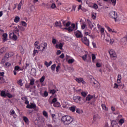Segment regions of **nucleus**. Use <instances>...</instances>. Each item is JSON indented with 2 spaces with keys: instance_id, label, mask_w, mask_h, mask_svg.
I'll return each instance as SVG.
<instances>
[{
  "instance_id": "f257e3e1",
  "label": "nucleus",
  "mask_w": 127,
  "mask_h": 127,
  "mask_svg": "<svg viewBox=\"0 0 127 127\" xmlns=\"http://www.w3.org/2000/svg\"><path fill=\"white\" fill-rule=\"evenodd\" d=\"M74 121V118L68 115H64L62 117V122L64 126H68L72 124Z\"/></svg>"
},
{
  "instance_id": "f03ea898",
  "label": "nucleus",
  "mask_w": 127,
  "mask_h": 127,
  "mask_svg": "<svg viewBox=\"0 0 127 127\" xmlns=\"http://www.w3.org/2000/svg\"><path fill=\"white\" fill-rule=\"evenodd\" d=\"M73 100L75 103H77V104H79V105H83V104L85 103V101L82 99L80 96L73 97Z\"/></svg>"
},
{
  "instance_id": "7ed1b4c3",
  "label": "nucleus",
  "mask_w": 127,
  "mask_h": 127,
  "mask_svg": "<svg viewBox=\"0 0 127 127\" xmlns=\"http://www.w3.org/2000/svg\"><path fill=\"white\" fill-rule=\"evenodd\" d=\"M109 16L110 17H112V18H114L115 19V21H118V20L117 18H118V13L116 12L115 11H112L109 13Z\"/></svg>"
},
{
  "instance_id": "20e7f679",
  "label": "nucleus",
  "mask_w": 127,
  "mask_h": 127,
  "mask_svg": "<svg viewBox=\"0 0 127 127\" xmlns=\"http://www.w3.org/2000/svg\"><path fill=\"white\" fill-rule=\"evenodd\" d=\"M109 53L112 60H116L117 59V54H116V52L114 50L109 51Z\"/></svg>"
},
{
  "instance_id": "39448f33",
  "label": "nucleus",
  "mask_w": 127,
  "mask_h": 127,
  "mask_svg": "<svg viewBox=\"0 0 127 127\" xmlns=\"http://www.w3.org/2000/svg\"><path fill=\"white\" fill-rule=\"evenodd\" d=\"M82 42L84 44H85L87 46H89L90 44V42L89 41V40H88V38L86 37H84L81 39Z\"/></svg>"
},
{
  "instance_id": "423d86ee",
  "label": "nucleus",
  "mask_w": 127,
  "mask_h": 127,
  "mask_svg": "<svg viewBox=\"0 0 127 127\" xmlns=\"http://www.w3.org/2000/svg\"><path fill=\"white\" fill-rule=\"evenodd\" d=\"M74 34L77 38H82V37H83V35L81 32H75Z\"/></svg>"
},
{
  "instance_id": "0eeeda50",
  "label": "nucleus",
  "mask_w": 127,
  "mask_h": 127,
  "mask_svg": "<svg viewBox=\"0 0 127 127\" xmlns=\"http://www.w3.org/2000/svg\"><path fill=\"white\" fill-rule=\"evenodd\" d=\"M14 28L13 34H17L19 36V29H18V28L17 27H14Z\"/></svg>"
},
{
  "instance_id": "6e6552de",
  "label": "nucleus",
  "mask_w": 127,
  "mask_h": 127,
  "mask_svg": "<svg viewBox=\"0 0 127 127\" xmlns=\"http://www.w3.org/2000/svg\"><path fill=\"white\" fill-rule=\"evenodd\" d=\"M54 26L55 27H59L60 28H61V27H62V24L60 21H56L55 23Z\"/></svg>"
},
{
  "instance_id": "1a4fd4ad",
  "label": "nucleus",
  "mask_w": 127,
  "mask_h": 127,
  "mask_svg": "<svg viewBox=\"0 0 127 127\" xmlns=\"http://www.w3.org/2000/svg\"><path fill=\"white\" fill-rule=\"evenodd\" d=\"M87 23L89 25V28H90L91 29H92V28H94V25L93 24V23H92L91 20L87 19Z\"/></svg>"
},
{
  "instance_id": "9d476101",
  "label": "nucleus",
  "mask_w": 127,
  "mask_h": 127,
  "mask_svg": "<svg viewBox=\"0 0 127 127\" xmlns=\"http://www.w3.org/2000/svg\"><path fill=\"white\" fill-rule=\"evenodd\" d=\"M41 45L42 47H43V49L42 50V51H44V50L47 47V43H42L41 44Z\"/></svg>"
},
{
  "instance_id": "9b49d317",
  "label": "nucleus",
  "mask_w": 127,
  "mask_h": 127,
  "mask_svg": "<svg viewBox=\"0 0 127 127\" xmlns=\"http://www.w3.org/2000/svg\"><path fill=\"white\" fill-rule=\"evenodd\" d=\"M112 124H113L112 125V126H114L117 127H120V126H119V124H118V122H117V121L116 120H113L112 121Z\"/></svg>"
},
{
  "instance_id": "f8f14e48",
  "label": "nucleus",
  "mask_w": 127,
  "mask_h": 127,
  "mask_svg": "<svg viewBox=\"0 0 127 127\" xmlns=\"http://www.w3.org/2000/svg\"><path fill=\"white\" fill-rule=\"evenodd\" d=\"M93 98H94V96H93L88 95L86 97V101H91V100H92V99H93Z\"/></svg>"
},
{
  "instance_id": "ddd939ff",
  "label": "nucleus",
  "mask_w": 127,
  "mask_h": 127,
  "mask_svg": "<svg viewBox=\"0 0 127 127\" xmlns=\"http://www.w3.org/2000/svg\"><path fill=\"white\" fill-rule=\"evenodd\" d=\"M2 37H3V42H4V41H6V40H7V34H3L2 35Z\"/></svg>"
},
{
  "instance_id": "4468645a",
  "label": "nucleus",
  "mask_w": 127,
  "mask_h": 127,
  "mask_svg": "<svg viewBox=\"0 0 127 127\" xmlns=\"http://www.w3.org/2000/svg\"><path fill=\"white\" fill-rule=\"evenodd\" d=\"M11 56H12V55H10V53H6L4 58H6V59H8V58H9V57H11Z\"/></svg>"
},
{
  "instance_id": "2eb2a0df",
  "label": "nucleus",
  "mask_w": 127,
  "mask_h": 127,
  "mask_svg": "<svg viewBox=\"0 0 127 127\" xmlns=\"http://www.w3.org/2000/svg\"><path fill=\"white\" fill-rule=\"evenodd\" d=\"M63 45H64V44L61 43L59 44V45H56V48H58V47H59L60 49L62 50V47H63Z\"/></svg>"
},
{
  "instance_id": "dca6fc26",
  "label": "nucleus",
  "mask_w": 127,
  "mask_h": 127,
  "mask_svg": "<svg viewBox=\"0 0 127 127\" xmlns=\"http://www.w3.org/2000/svg\"><path fill=\"white\" fill-rule=\"evenodd\" d=\"M0 96L1 97H3V98H5V97H6V94L5 93V91L2 90L1 91V93H0Z\"/></svg>"
},
{
  "instance_id": "f3484780",
  "label": "nucleus",
  "mask_w": 127,
  "mask_h": 127,
  "mask_svg": "<svg viewBox=\"0 0 127 127\" xmlns=\"http://www.w3.org/2000/svg\"><path fill=\"white\" fill-rule=\"evenodd\" d=\"M76 82H78V83H81V82H82V83H83L84 81V79L82 78H76Z\"/></svg>"
},
{
  "instance_id": "a211bd4d",
  "label": "nucleus",
  "mask_w": 127,
  "mask_h": 127,
  "mask_svg": "<svg viewBox=\"0 0 127 127\" xmlns=\"http://www.w3.org/2000/svg\"><path fill=\"white\" fill-rule=\"evenodd\" d=\"M31 74L33 75L34 76L35 75H36V70L34 69H32L31 70Z\"/></svg>"
},
{
  "instance_id": "6ab92c4d",
  "label": "nucleus",
  "mask_w": 127,
  "mask_h": 127,
  "mask_svg": "<svg viewBox=\"0 0 127 127\" xmlns=\"http://www.w3.org/2000/svg\"><path fill=\"white\" fill-rule=\"evenodd\" d=\"M54 107L55 108H59V107H60V103L59 102L54 103Z\"/></svg>"
},
{
  "instance_id": "aec40b11",
  "label": "nucleus",
  "mask_w": 127,
  "mask_h": 127,
  "mask_svg": "<svg viewBox=\"0 0 127 127\" xmlns=\"http://www.w3.org/2000/svg\"><path fill=\"white\" fill-rule=\"evenodd\" d=\"M29 84L30 86H33L34 85V79L32 78L30 79Z\"/></svg>"
},
{
  "instance_id": "412c9836",
  "label": "nucleus",
  "mask_w": 127,
  "mask_h": 127,
  "mask_svg": "<svg viewBox=\"0 0 127 127\" xmlns=\"http://www.w3.org/2000/svg\"><path fill=\"white\" fill-rule=\"evenodd\" d=\"M76 106H71L70 108V110L71 111V112H72V113H74V112H75V110H76Z\"/></svg>"
},
{
  "instance_id": "4be33fe9",
  "label": "nucleus",
  "mask_w": 127,
  "mask_h": 127,
  "mask_svg": "<svg viewBox=\"0 0 127 127\" xmlns=\"http://www.w3.org/2000/svg\"><path fill=\"white\" fill-rule=\"evenodd\" d=\"M19 19H20L19 17L16 16L14 18V22H16V23H17V22H18V21H19Z\"/></svg>"
},
{
  "instance_id": "5701e85b",
  "label": "nucleus",
  "mask_w": 127,
  "mask_h": 127,
  "mask_svg": "<svg viewBox=\"0 0 127 127\" xmlns=\"http://www.w3.org/2000/svg\"><path fill=\"white\" fill-rule=\"evenodd\" d=\"M23 121L25 122V123H27L28 122H29V120H28V118L27 117L24 116L23 118Z\"/></svg>"
},
{
  "instance_id": "b1692460",
  "label": "nucleus",
  "mask_w": 127,
  "mask_h": 127,
  "mask_svg": "<svg viewBox=\"0 0 127 127\" xmlns=\"http://www.w3.org/2000/svg\"><path fill=\"white\" fill-rule=\"evenodd\" d=\"M12 39L14 41L17 40V36L15 34H13V36H12Z\"/></svg>"
},
{
  "instance_id": "393cba45",
  "label": "nucleus",
  "mask_w": 127,
  "mask_h": 127,
  "mask_svg": "<svg viewBox=\"0 0 127 127\" xmlns=\"http://www.w3.org/2000/svg\"><path fill=\"white\" fill-rule=\"evenodd\" d=\"M107 38L105 39L106 41L107 42H109L111 40V37H110V35L109 34H107Z\"/></svg>"
},
{
  "instance_id": "a878e982",
  "label": "nucleus",
  "mask_w": 127,
  "mask_h": 127,
  "mask_svg": "<svg viewBox=\"0 0 127 127\" xmlns=\"http://www.w3.org/2000/svg\"><path fill=\"white\" fill-rule=\"evenodd\" d=\"M17 83L18 84V85H20V86H21V87H22V86L23 85V84H22V80H21V79H19L17 81Z\"/></svg>"
},
{
  "instance_id": "bb28decb",
  "label": "nucleus",
  "mask_w": 127,
  "mask_h": 127,
  "mask_svg": "<svg viewBox=\"0 0 127 127\" xmlns=\"http://www.w3.org/2000/svg\"><path fill=\"white\" fill-rule=\"evenodd\" d=\"M96 15H97V13H92L91 14V17L93 18V19H96Z\"/></svg>"
},
{
  "instance_id": "cd10ccee",
  "label": "nucleus",
  "mask_w": 127,
  "mask_h": 127,
  "mask_svg": "<svg viewBox=\"0 0 127 127\" xmlns=\"http://www.w3.org/2000/svg\"><path fill=\"white\" fill-rule=\"evenodd\" d=\"M44 80H45V76H43L40 79V82L41 83H43L44 82Z\"/></svg>"
},
{
  "instance_id": "c85d7f7f",
  "label": "nucleus",
  "mask_w": 127,
  "mask_h": 127,
  "mask_svg": "<svg viewBox=\"0 0 127 127\" xmlns=\"http://www.w3.org/2000/svg\"><path fill=\"white\" fill-rule=\"evenodd\" d=\"M124 123H125V120H124V119H121L119 122V125H121L122 126V125L123 124H124Z\"/></svg>"
},
{
  "instance_id": "c756f323",
  "label": "nucleus",
  "mask_w": 127,
  "mask_h": 127,
  "mask_svg": "<svg viewBox=\"0 0 127 127\" xmlns=\"http://www.w3.org/2000/svg\"><path fill=\"white\" fill-rule=\"evenodd\" d=\"M102 107L103 110H105V111H108V108H107V106H106V105L105 104H102Z\"/></svg>"
},
{
  "instance_id": "7c9ffc66",
  "label": "nucleus",
  "mask_w": 127,
  "mask_h": 127,
  "mask_svg": "<svg viewBox=\"0 0 127 127\" xmlns=\"http://www.w3.org/2000/svg\"><path fill=\"white\" fill-rule=\"evenodd\" d=\"M18 27L19 29H20V30H21V31H24V30H25V28H24V27H23L22 26L18 25Z\"/></svg>"
},
{
  "instance_id": "2f4dec72",
  "label": "nucleus",
  "mask_w": 127,
  "mask_h": 127,
  "mask_svg": "<svg viewBox=\"0 0 127 127\" xmlns=\"http://www.w3.org/2000/svg\"><path fill=\"white\" fill-rule=\"evenodd\" d=\"M57 102V98H54L52 100V102L51 103V104H55V103H56Z\"/></svg>"
},
{
  "instance_id": "473e14b6",
  "label": "nucleus",
  "mask_w": 127,
  "mask_h": 127,
  "mask_svg": "<svg viewBox=\"0 0 127 127\" xmlns=\"http://www.w3.org/2000/svg\"><path fill=\"white\" fill-rule=\"evenodd\" d=\"M111 0L113 5L115 6L116 5V4L117 3V0Z\"/></svg>"
},
{
  "instance_id": "72a5a7b5",
  "label": "nucleus",
  "mask_w": 127,
  "mask_h": 127,
  "mask_svg": "<svg viewBox=\"0 0 127 127\" xmlns=\"http://www.w3.org/2000/svg\"><path fill=\"white\" fill-rule=\"evenodd\" d=\"M55 68H56V64H54L53 65H52L51 66V67L52 71H54V70H55Z\"/></svg>"
},
{
  "instance_id": "f704fd0d",
  "label": "nucleus",
  "mask_w": 127,
  "mask_h": 127,
  "mask_svg": "<svg viewBox=\"0 0 127 127\" xmlns=\"http://www.w3.org/2000/svg\"><path fill=\"white\" fill-rule=\"evenodd\" d=\"M4 53V48H2L0 49V54L1 55Z\"/></svg>"
},
{
  "instance_id": "c9c22d12",
  "label": "nucleus",
  "mask_w": 127,
  "mask_h": 127,
  "mask_svg": "<svg viewBox=\"0 0 127 127\" xmlns=\"http://www.w3.org/2000/svg\"><path fill=\"white\" fill-rule=\"evenodd\" d=\"M30 105H31V107H32V109H35V108H36V105H35V104L31 103Z\"/></svg>"
},
{
  "instance_id": "e433bc0d",
  "label": "nucleus",
  "mask_w": 127,
  "mask_h": 127,
  "mask_svg": "<svg viewBox=\"0 0 127 127\" xmlns=\"http://www.w3.org/2000/svg\"><path fill=\"white\" fill-rule=\"evenodd\" d=\"M87 56H88V55H87V54H86L84 56H83L82 57V58L83 60H84V61H86V60L87 59Z\"/></svg>"
},
{
  "instance_id": "4c0bfd02",
  "label": "nucleus",
  "mask_w": 127,
  "mask_h": 127,
  "mask_svg": "<svg viewBox=\"0 0 127 127\" xmlns=\"http://www.w3.org/2000/svg\"><path fill=\"white\" fill-rule=\"evenodd\" d=\"M43 115L46 117V118H48V114H47V112L46 111H43Z\"/></svg>"
},
{
  "instance_id": "58836bf2",
  "label": "nucleus",
  "mask_w": 127,
  "mask_h": 127,
  "mask_svg": "<svg viewBox=\"0 0 127 127\" xmlns=\"http://www.w3.org/2000/svg\"><path fill=\"white\" fill-rule=\"evenodd\" d=\"M73 62H74V59H69L68 61V63L69 64H72V63H73Z\"/></svg>"
},
{
  "instance_id": "ea45409f",
  "label": "nucleus",
  "mask_w": 127,
  "mask_h": 127,
  "mask_svg": "<svg viewBox=\"0 0 127 127\" xmlns=\"http://www.w3.org/2000/svg\"><path fill=\"white\" fill-rule=\"evenodd\" d=\"M95 59H96V55L95 54H92V60L93 62L95 61Z\"/></svg>"
},
{
  "instance_id": "a19ab883",
  "label": "nucleus",
  "mask_w": 127,
  "mask_h": 127,
  "mask_svg": "<svg viewBox=\"0 0 127 127\" xmlns=\"http://www.w3.org/2000/svg\"><path fill=\"white\" fill-rule=\"evenodd\" d=\"M76 112L77 114H81V113H83V111H80V109H76Z\"/></svg>"
},
{
  "instance_id": "79ce46f5",
  "label": "nucleus",
  "mask_w": 127,
  "mask_h": 127,
  "mask_svg": "<svg viewBox=\"0 0 127 127\" xmlns=\"http://www.w3.org/2000/svg\"><path fill=\"white\" fill-rule=\"evenodd\" d=\"M20 50L21 51V53H24V49H23V47H22V46L20 47Z\"/></svg>"
},
{
  "instance_id": "37998d69",
  "label": "nucleus",
  "mask_w": 127,
  "mask_h": 127,
  "mask_svg": "<svg viewBox=\"0 0 127 127\" xmlns=\"http://www.w3.org/2000/svg\"><path fill=\"white\" fill-rule=\"evenodd\" d=\"M48 96V92L47 91H45L44 92V95H43V97H47Z\"/></svg>"
},
{
  "instance_id": "c03bdc74",
  "label": "nucleus",
  "mask_w": 127,
  "mask_h": 127,
  "mask_svg": "<svg viewBox=\"0 0 127 127\" xmlns=\"http://www.w3.org/2000/svg\"><path fill=\"white\" fill-rule=\"evenodd\" d=\"M75 26H76V25H75V24L74 23H72L71 24L70 27L74 30V29H75Z\"/></svg>"
},
{
  "instance_id": "a18cd8bd",
  "label": "nucleus",
  "mask_w": 127,
  "mask_h": 127,
  "mask_svg": "<svg viewBox=\"0 0 127 127\" xmlns=\"http://www.w3.org/2000/svg\"><path fill=\"white\" fill-rule=\"evenodd\" d=\"M50 93L51 94H52V95H54V94H55V93H56V90H55V89L51 90L50 91Z\"/></svg>"
},
{
  "instance_id": "49530a36",
  "label": "nucleus",
  "mask_w": 127,
  "mask_h": 127,
  "mask_svg": "<svg viewBox=\"0 0 127 127\" xmlns=\"http://www.w3.org/2000/svg\"><path fill=\"white\" fill-rule=\"evenodd\" d=\"M21 23H22V25H23V26L26 27V26L27 25V24L25 21H22L21 22Z\"/></svg>"
},
{
  "instance_id": "de8ad7c7",
  "label": "nucleus",
  "mask_w": 127,
  "mask_h": 127,
  "mask_svg": "<svg viewBox=\"0 0 127 127\" xmlns=\"http://www.w3.org/2000/svg\"><path fill=\"white\" fill-rule=\"evenodd\" d=\"M8 97V98H10L12 97V95L10 94L9 93H7L6 94V96Z\"/></svg>"
},
{
  "instance_id": "09e8293b",
  "label": "nucleus",
  "mask_w": 127,
  "mask_h": 127,
  "mask_svg": "<svg viewBox=\"0 0 127 127\" xmlns=\"http://www.w3.org/2000/svg\"><path fill=\"white\" fill-rule=\"evenodd\" d=\"M93 8H94V9H98V5H97V4H93Z\"/></svg>"
},
{
  "instance_id": "8fccbe9b",
  "label": "nucleus",
  "mask_w": 127,
  "mask_h": 127,
  "mask_svg": "<svg viewBox=\"0 0 127 127\" xmlns=\"http://www.w3.org/2000/svg\"><path fill=\"white\" fill-rule=\"evenodd\" d=\"M11 64H10V63L7 62L5 64V66H6V67H9V66H11Z\"/></svg>"
},
{
  "instance_id": "3c124183",
  "label": "nucleus",
  "mask_w": 127,
  "mask_h": 127,
  "mask_svg": "<svg viewBox=\"0 0 127 127\" xmlns=\"http://www.w3.org/2000/svg\"><path fill=\"white\" fill-rule=\"evenodd\" d=\"M37 53H38V51L36 50H34L33 51V56H35V55Z\"/></svg>"
},
{
  "instance_id": "603ef678",
  "label": "nucleus",
  "mask_w": 127,
  "mask_h": 127,
  "mask_svg": "<svg viewBox=\"0 0 127 127\" xmlns=\"http://www.w3.org/2000/svg\"><path fill=\"white\" fill-rule=\"evenodd\" d=\"M6 60H7V59L6 58H5V57H4L2 60H1V62H2V63H5V62H6Z\"/></svg>"
},
{
  "instance_id": "864d4df0",
  "label": "nucleus",
  "mask_w": 127,
  "mask_h": 127,
  "mask_svg": "<svg viewBox=\"0 0 127 127\" xmlns=\"http://www.w3.org/2000/svg\"><path fill=\"white\" fill-rule=\"evenodd\" d=\"M70 24H71V22L68 21L65 24V26H66V27H69L70 26Z\"/></svg>"
},
{
  "instance_id": "5fc2aeb1",
  "label": "nucleus",
  "mask_w": 127,
  "mask_h": 127,
  "mask_svg": "<svg viewBox=\"0 0 127 127\" xmlns=\"http://www.w3.org/2000/svg\"><path fill=\"white\" fill-rule=\"evenodd\" d=\"M87 26V25L86 24H83L81 25V28L82 29H85L86 28V27Z\"/></svg>"
},
{
  "instance_id": "6e6d98bb",
  "label": "nucleus",
  "mask_w": 127,
  "mask_h": 127,
  "mask_svg": "<svg viewBox=\"0 0 127 127\" xmlns=\"http://www.w3.org/2000/svg\"><path fill=\"white\" fill-rule=\"evenodd\" d=\"M19 69H20V67L18 66H15L14 67L15 71H17V70H19Z\"/></svg>"
},
{
  "instance_id": "4d7b16f0",
  "label": "nucleus",
  "mask_w": 127,
  "mask_h": 127,
  "mask_svg": "<svg viewBox=\"0 0 127 127\" xmlns=\"http://www.w3.org/2000/svg\"><path fill=\"white\" fill-rule=\"evenodd\" d=\"M81 94L83 97H86V96H87V93H86L85 92H81Z\"/></svg>"
},
{
  "instance_id": "13d9d810",
  "label": "nucleus",
  "mask_w": 127,
  "mask_h": 127,
  "mask_svg": "<svg viewBox=\"0 0 127 127\" xmlns=\"http://www.w3.org/2000/svg\"><path fill=\"white\" fill-rule=\"evenodd\" d=\"M96 66L98 67V68H100V67H102V64L99 63H97L96 64Z\"/></svg>"
},
{
  "instance_id": "bf43d9fd",
  "label": "nucleus",
  "mask_w": 127,
  "mask_h": 127,
  "mask_svg": "<svg viewBox=\"0 0 127 127\" xmlns=\"http://www.w3.org/2000/svg\"><path fill=\"white\" fill-rule=\"evenodd\" d=\"M75 91L76 92V93H78V94H80V93H81V92L82 91V90L80 89L78 90H75Z\"/></svg>"
},
{
  "instance_id": "052dcab7",
  "label": "nucleus",
  "mask_w": 127,
  "mask_h": 127,
  "mask_svg": "<svg viewBox=\"0 0 127 127\" xmlns=\"http://www.w3.org/2000/svg\"><path fill=\"white\" fill-rule=\"evenodd\" d=\"M67 30L69 32H71L73 31V30H73L70 27H69L68 28H67Z\"/></svg>"
},
{
  "instance_id": "680f3d73",
  "label": "nucleus",
  "mask_w": 127,
  "mask_h": 127,
  "mask_svg": "<svg viewBox=\"0 0 127 127\" xmlns=\"http://www.w3.org/2000/svg\"><path fill=\"white\" fill-rule=\"evenodd\" d=\"M26 108L27 109H32V107H31V104H28L27 106H26Z\"/></svg>"
},
{
  "instance_id": "e2e57ef3",
  "label": "nucleus",
  "mask_w": 127,
  "mask_h": 127,
  "mask_svg": "<svg viewBox=\"0 0 127 127\" xmlns=\"http://www.w3.org/2000/svg\"><path fill=\"white\" fill-rule=\"evenodd\" d=\"M59 69H60V65H58L56 67V71H57V72H59Z\"/></svg>"
},
{
  "instance_id": "0e129e2a",
  "label": "nucleus",
  "mask_w": 127,
  "mask_h": 127,
  "mask_svg": "<svg viewBox=\"0 0 127 127\" xmlns=\"http://www.w3.org/2000/svg\"><path fill=\"white\" fill-rule=\"evenodd\" d=\"M100 32L101 33V34H103L104 32H105V29L103 28H102L100 30Z\"/></svg>"
},
{
  "instance_id": "69168bd1",
  "label": "nucleus",
  "mask_w": 127,
  "mask_h": 127,
  "mask_svg": "<svg viewBox=\"0 0 127 127\" xmlns=\"http://www.w3.org/2000/svg\"><path fill=\"white\" fill-rule=\"evenodd\" d=\"M107 28L108 31H109V32H112L113 30L112 29H111V28H110V27L107 26Z\"/></svg>"
},
{
  "instance_id": "338daca9",
  "label": "nucleus",
  "mask_w": 127,
  "mask_h": 127,
  "mask_svg": "<svg viewBox=\"0 0 127 127\" xmlns=\"http://www.w3.org/2000/svg\"><path fill=\"white\" fill-rule=\"evenodd\" d=\"M51 7L52 8H55V7H56V5L55 3H53L51 5Z\"/></svg>"
},
{
  "instance_id": "774afa93",
  "label": "nucleus",
  "mask_w": 127,
  "mask_h": 127,
  "mask_svg": "<svg viewBox=\"0 0 127 127\" xmlns=\"http://www.w3.org/2000/svg\"><path fill=\"white\" fill-rule=\"evenodd\" d=\"M64 54H62V55L61 56H60V58H61L62 59H63V58H64Z\"/></svg>"
}]
</instances>
